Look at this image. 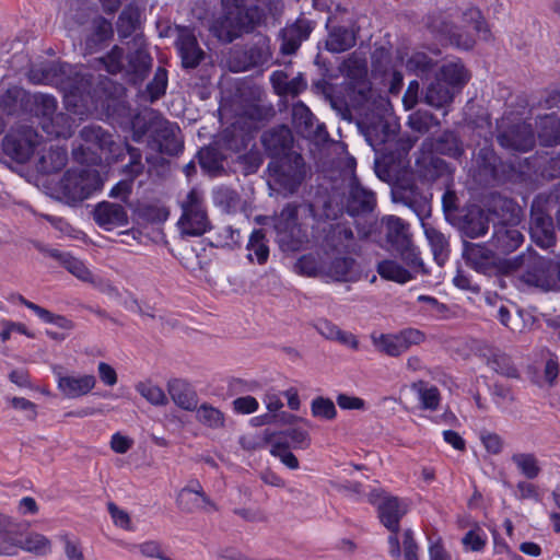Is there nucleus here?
Instances as JSON below:
<instances>
[{"mask_svg": "<svg viewBox=\"0 0 560 560\" xmlns=\"http://www.w3.org/2000/svg\"><path fill=\"white\" fill-rule=\"evenodd\" d=\"M431 27L434 32L447 37L452 44L463 49L472 48L476 43V37L482 39L490 37L489 27L481 12L475 8L464 13L460 30H455L454 26L444 22L441 23V25L432 24Z\"/></svg>", "mask_w": 560, "mask_h": 560, "instance_id": "obj_4", "label": "nucleus"}, {"mask_svg": "<svg viewBox=\"0 0 560 560\" xmlns=\"http://www.w3.org/2000/svg\"><path fill=\"white\" fill-rule=\"evenodd\" d=\"M58 389L69 398L88 395L96 386V377L92 374L61 375L57 374Z\"/></svg>", "mask_w": 560, "mask_h": 560, "instance_id": "obj_17", "label": "nucleus"}, {"mask_svg": "<svg viewBox=\"0 0 560 560\" xmlns=\"http://www.w3.org/2000/svg\"><path fill=\"white\" fill-rule=\"evenodd\" d=\"M355 44V34L352 30L339 26L334 27L326 39V48L331 52H342Z\"/></svg>", "mask_w": 560, "mask_h": 560, "instance_id": "obj_31", "label": "nucleus"}, {"mask_svg": "<svg viewBox=\"0 0 560 560\" xmlns=\"http://www.w3.org/2000/svg\"><path fill=\"white\" fill-rule=\"evenodd\" d=\"M559 374V363L557 358L551 354L549 351H546V364L544 370V375L546 380V384L548 386H553Z\"/></svg>", "mask_w": 560, "mask_h": 560, "instance_id": "obj_64", "label": "nucleus"}, {"mask_svg": "<svg viewBox=\"0 0 560 560\" xmlns=\"http://www.w3.org/2000/svg\"><path fill=\"white\" fill-rule=\"evenodd\" d=\"M63 550L67 560H85L81 544L78 539H71L68 534L61 535Z\"/></svg>", "mask_w": 560, "mask_h": 560, "instance_id": "obj_57", "label": "nucleus"}, {"mask_svg": "<svg viewBox=\"0 0 560 560\" xmlns=\"http://www.w3.org/2000/svg\"><path fill=\"white\" fill-rule=\"evenodd\" d=\"M322 260L323 256L304 255L298 259L294 269L303 276L322 278Z\"/></svg>", "mask_w": 560, "mask_h": 560, "instance_id": "obj_45", "label": "nucleus"}, {"mask_svg": "<svg viewBox=\"0 0 560 560\" xmlns=\"http://www.w3.org/2000/svg\"><path fill=\"white\" fill-rule=\"evenodd\" d=\"M38 145V135L32 128L11 131L2 143L3 152L19 163L26 162Z\"/></svg>", "mask_w": 560, "mask_h": 560, "instance_id": "obj_11", "label": "nucleus"}, {"mask_svg": "<svg viewBox=\"0 0 560 560\" xmlns=\"http://www.w3.org/2000/svg\"><path fill=\"white\" fill-rule=\"evenodd\" d=\"M16 547L36 556H47L51 552L52 544L48 537L36 532L28 533L23 540L14 544H9L7 537H3V544L0 546V555H15Z\"/></svg>", "mask_w": 560, "mask_h": 560, "instance_id": "obj_15", "label": "nucleus"}, {"mask_svg": "<svg viewBox=\"0 0 560 560\" xmlns=\"http://www.w3.org/2000/svg\"><path fill=\"white\" fill-rule=\"evenodd\" d=\"M495 317L500 320V323L503 326L509 328L511 331H516L518 329V324L521 320L520 314L513 315L505 305H501L497 310Z\"/></svg>", "mask_w": 560, "mask_h": 560, "instance_id": "obj_62", "label": "nucleus"}, {"mask_svg": "<svg viewBox=\"0 0 560 560\" xmlns=\"http://www.w3.org/2000/svg\"><path fill=\"white\" fill-rule=\"evenodd\" d=\"M523 240V234L516 226L502 223L494 226L491 242L500 254H509L517 249Z\"/></svg>", "mask_w": 560, "mask_h": 560, "instance_id": "obj_20", "label": "nucleus"}, {"mask_svg": "<svg viewBox=\"0 0 560 560\" xmlns=\"http://www.w3.org/2000/svg\"><path fill=\"white\" fill-rule=\"evenodd\" d=\"M463 256L466 262L478 272L491 275L504 269L498 254L482 244L466 243Z\"/></svg>", "mask_w": 560, "mask_h": 560, "instance_id": "obj_12", "label": "nucleus"}, {"mask_svg": "<svg viewBox=\"0 0 560 560\" xmlns=\"http://www.w3.org/2000/svg\"><path fill=\"white\" fill-rule=\"evenodd\" d=\"M102 185V178L95 170L81 168L68 171L60 180L59 190L67 202L75 203L88 199Z\"/></svg>", "mask_w": 560, "mask_h": 560, "instance_id": "obj_8", "label": "nucleus"}, {"mask_svg": "<svg viewBox=\"0 0 560 560\" xmlns=\"http://www.w3.org/2000/svg\"><path fill=\"white\" fill-rule=\"evenodd\" d=\"M399 340L404 352H406L411 346L420 345L424 341V334L416 328H407L398 332Z\"/></svg>", "mask_w": 560, "mask_h": 560, "instance_id": "obj_56", "label": "nucleus"}, {"mask_svg": "<svg viewBox=\"0 0 560 560\" xmlns=\"http://www.w3.org/2000/svg\"><path fill=\"white\" fill-rule=\"evenodd\" d=\"M311 413L314 418L331 421L337 417V409L330 398L317 396L311 401Z\"/></svg>", "mask_w": 560, "mask_h": 560, "instance_id": "obj_43", "label": "nucleus"}, {"mask_svg": "<svg viewBox=\"0 0 560 560\" xmlns=\"http://www.w3.org/2000/svg\"><path fill=\"white\" fill-rule=\"evenodd\" d=\"M265 441L270 445V454L280 459L289 469L295 470L300 467L299 459L291 452L288 441H282V436L276 431H266Z\"/></svg>", "mask_w": 560, "mask_h": 560, "instance_id": "obj_24", "label": "nucleus"}, {"mask_svg": "<svg viewBox=\"0 0 560 560\" xmlns=\"http://www.w3.org/2000/svg\"><path fill=\"white\" fill-rule=\"evenodd\" d=\"M217 234H218L217 244L219 246L232 247L234 245H238L241 242L240 231L236 229H233L231 225H226V226L219 229Z\"/></svg>", "mask_w": 560, "mask_h": 560, "instance_id": "obj_58", "label": "nucleus"}, {"mask_svg": "<svg viewBox=\"0 0 560 560\" xmlns=\"http://www.w3.org/2000/svg\"><path fill=\"white\" fill-rule=\"evenodd\" d=\"M375 206L374 194L363 188L355 179L352 182L347 210L351 215L371 212Z\"/></svg>", "mask_w": 560, "mask_h": 560, "instance_id": "obj_22", "label": "nucleus"}, {"mask_svg": "<svg viewBox=\"0 0 560 560\" xmlns=\"http://www.w3.org/2000/svg\"><path fill=\"white\" fill-rule=\"evenodd\" d=\"M268 168L270 171V187L283 196L294 194L305 175L304 162L299 154H290L272 161Z\"/></svg>", "mask_w": 560, "mask_h": 560, "instance_id": "obj_6", "label": "nucleus"}, {"mask_svg": "<svg viewBox=\"0 0 560 560\" xmlns=\"http://www.w3.org/2000/svg\"><path fill=\"white\" fill-rule=\"evenodd\" d=\"M454 91L445 84L440 78L431 83L425 91V103L430 106L440 108L453 101Z\"/></svg>", "mask_w": 560, "mask_h": 560, "instance_id": "obj_33", "label": "nucleus"}, {"mask_svg": "<svg viewBox=\"0 0 560 560\" xmlns=\"http://www.w3.org/2000/svg\"><path fill=\"white\" fill-rule=\"evenodd\" d=\"M337 405L343 410H365L366 402L358 397L348 394H338L336 397Z\"/></svg>", "mask_w": 560, "mask_h": 560, "instance_id": "obj_60", "label": "nucleus"}, {"mask_svg": "<svg viewBox=\"0 0 560 560\" xmlns=\"http://www.w3.org/2000/svg\"><path fill=\"white\" fill-rule=\"evenodd\" d=\"M479 439L486 451L492 455H499L504 450V439L495 432L482 430L479 434Z\"/></svg>", "mask_w": 560, "mask_h": 560, "instance_id": "obj_49", "label": "nucleus"}, {"mask_svg": "<svg viewBox=\"0 0 560 560\" xmlns=\"http://www.w3.org/2000/svg\"><path fill=\"white\" fill-rule=\"evenodd\" d=\"M438 78L447 84L455 93L468 82L469 73L462 62L448 61L441 67Z\"/></svg>", "mask_w": 560, "mask_h": 560, "instance_id": "obj_27", "label": "nucleus"}, {"mask_svg": "<svg viewBox=\"0 0 560 560\" xmlns=\"http://www.w3.org/2000/svg\"><path fill=\"white\" fill-rule=\"evenodd\" d=\"M498 140L502 147L517 151H528L535 144L532 127L526 124L520 125L515 129L500 135Z\"/></svg>", "mask_w": 560, "mask_h": 560, "instance_id": "obj_21", "label": "nucleus"}, {"mask_svg": "<svg viewBox=\"0 0 560 560\" xmlns=\"http://www.w3.org/2000/svg\"><path fill=\"white\" fill-rule=\"evenodd\" d=\"M130 162L125 166L124 172L129 176L128 179H133L143 172V164L141 163V155L137 149L129 148Z\"/></svg>", "mask_w": 560, "mask_h": 560, "instance_id": "obj_61", "label": "nucleus"}, {"mask_svg": "<svg viewBox=\"0 0 560 560\" xmlns=\"http://www.w3.org/2000/svg\"><path fill=\"white\" fill-rule=\"evenodd\" d=\"M195 411L196 421L212 431L223 430L225 428V413L209 402L197 405Z\"/></svg>", "mask_w": 560, "mask_h": 560, "instance_id": "obj_26", "label": "nucleus"}, {"mask_svg": "<svg viewBox=\"0 0 560 560\" xmlns=\"http://www.w3.org/2000/svg\"><path fill=\"white\" fill-rule=\"evenodd\" d=\"M34 113L48 136L68 138L72 135L73 121L67 114L57 113V101L54 96L35 94Z\"/></svg>", "mask_w": 560, "mask_h": 560, "instance_id": "obj_7", "label": "nucleus"}, {"mask_svg": "<svg viewBox=\"0 0 560 560\" xmlns=\"http://www.w3.org/2000/svg\"><path fill=\"white\" fill-rule=\"evenodd\" d=\"M422 226L424 229V234L431 246L435 261L440 266H443L448 258V240L443 233L430 224L423 223Z\"/></svg>", "mask_w": 560, "mask_h": 560, "instance_id": "obj_29", "label": "nucleus"}, {"mask_svg": "<svg viewBox=\"0 0 560 560\" xmlns=\"http://www.w3.org/2000/svg\"><path fill=\"white\" fill-rule=\"evenodd\" d=\"M137 392L145 398L149 402L156 406H164L167 404V397L163 389L151 383H139L136 386Z\"/></svg>", "mask_w": 560, "mask_h": 560, "instance_id": "obj_47", "label": "nucleus"}, {"mask_svg": "<svg viewBox=\"0 0 560 560\" xmlns=\"http://www.w3.org/2000/svg\"><path fill=\"white\" fill-rule=\"evenodd\" d=\"M486 535L479 528L469 530L462 539L465 549L470 551L482 550L486 546Z\"/></svg>", "mask_w": 560, "mask_h": 560, "instance_id": "obj_55", "label": "nucleus"}, {"mask_svg": "<svg viewBox=\"0 0 560 560\" xmlns=\"http://www.w3.org/2000/svg\"><path fill=\"white\" fill-rule=\"evenodd\" d=\"M369 501L377 506L381 523L392 532V535L388 537L390 556L399 557V521L408 511L407 501L376 490L369 494Z\"/></svg>", "mask_w": 560, "mask_h": 560, "instance_id": "obj_5", "label": "nucleus"}, {"mask_svg": "<svg viewBox=\"0 0 560 560\" xmlns=\"http://www.w3.org/2000/svg\"><path fill=\"white\" fill-rule=\"evenodd\" d=\"M431 59L424 52H412L406 60V68L416 74H422L432 68Z\"/></svg>", "mask_w": 560, "mask_h": 560, "instance_id": "obj_51", "label": "nucleus"}, {"mask_svg": "<svg viewBox=\"0 0 560 560\" xmlns=\"http://www.w3.org/2000/svg\"><path fill=\"white\" fill-rule=\"evenodd\" d=\"M80 136L82 143L73 150V155L81 163L97 164L102 160L109 161L120 154V145L100 126L84 127Z\"/></svg>", "mask_w": 560, "mask_h": 560, "instance_id": "obj_3", "label": "nucleus"}, {"mask_svg": "<svg viewBox=\"0 0 560 560\" xmlns=\"http://www.w3.org/2000/svg\"><path fill=\"white\" fill-rule=\"evenodd\" d=\"M92 10L82 0H71L65 11V19L68 23L83 25L91 16Z\"/></svg>", "mask_w": 560, "mask_h": 560, "instance_id": "obj_44", "label": "nucleus"}, {"mask_svg": "<svg viewBox=\"0 0 560 560\" xmlns=\"http://www.w3.org/2000/svg\"><path fill=\"white\" fill-rule=\"evenodd\" d=\"M376 270L383 279L401 284L412 279V275L408 269L401 267L397 261L389 259L380 261Z\"/></svg>", "mask_w": 560, "mask_h": 560, "instance_id": "obj_35", "label": "nucleus"}, {"mask_svg": "<svg viewBox=\"0 0 560 560\" xmlns=\"http://www.w3.org/2000/svg\"><path fill=\"white\" fill-rule=\"evenodd\" d=\"M223 15L218 19L211 30L224 43H231L245 33H249L258 24L266 12L272 9L265 1L247 8L245 0H221Z\"/></svg>", "mask_w": 560, "mask_h": 560, "instance_id": "obj_1", "label": "nucleus"}, {"mask_svg": "<svg viewBox=\"0 0 560 560\" xmlns=\"http://www.w3.org/2000/svg\"><path fill=\"white\" fill-rule=\"evenodd\" d=\"M540 125L539 138L546 145L560 143V121L556 116L549 115L541 118Z\"/></svg>", "mask_w": 560, "mask_h": 560, "instance_id": "obj_41", "label": "nucleus"}, {"mask_svg": "<svg viewBox=\"0 0 560 560\" xmlns=\"http://www.w3.org/2000/svg\"><path fill=\"white\" fill-rule=\"evenodd\" d=\"M153 131L160 132V137L163 141L159 140V149L161 152L168 154H175L180 150V143L176 138V130L173 125L165 120L158 119L152 124Z\"/></svg>", "mask_w": 560, "mask_h": 560, "instance_id": "obj_30", "label": "nucleus"}, {"mask_svg": "<svg viewBox=\"0 0 560 560\" xmlns=\"http://www.w3.org/2000/svg\"><path fill=\"white\" fill-rule=\"evenodd\" d=\"M277 434L282 436V441H288L290 448L293 450H307L311 446L312 439L310 433L299 427L291 428L285 431H276Z\"/></svg>", "mask_w": 560, "mask_h": 560, "instance_id": "obj_42", "label": "nucleus"}, {"mask_svg": "<svg viewBox=\"0 0 560 560\" xmlns=\"http://www.w3.org/2000/svg\"><path fill=\"white\" fill-rule=\"evenodd\" d=\"M354 260L350 257L323 256L322 279L326 281L346 282L351 280Z\"/></svg>", "mask_w": 560, "mask_h": 560, "instance_id": "obj_19", "label": "nucleus"}, {"mask_svg": "<svg viewBox=\"0 0 560 560\" xmlns=\"http://www.w3.org/2000/svg\"><path fill=\"white\" fill-rule=\"evenodd\" d=\"M489 229V218L482 210L470 211L464 222V233L471 238L480 237Z\"/></svg>", "mask_w": 560, "mask_h": 560, "instance_id": "obj_36", "label": "nucleus"}, {"mask_svg": "<svg viewBox=\"0 0 560 560\" xmlns=\"http://www.w3.org/2000/svg\"><path fill=\"white\" fill-rule=\"evenodd\" d=\"M412 389L417 393L423 409H438L441 397L439 389L434 385L420 381L412 384Z\"/></svg>", "mask_w": 560, "mask_h": 560, "instance_id": "obj_38", "label": "nucleus"}, {"mask_svg": "<svg viewBox=\"0 0 560 560\" xmlns=\"http://www.w3.org/2000/svg\"><path fill=\"white\" fill-rule=\"evenodd\" d=\"M50 255L58 259L62 266L79 280L90 283L94 280V273L85 266L83 261L71 256L68 253L51 250Z\"/></svg>", "mask_w": 560, "mask_h": 560, "instance_id": "obj_32", "label": "nucleus"}, {"mask_svg": "<svg viewBox=\"0 0 560 560\" xmlns=\"http://www.w3.org/2000/svg\"><path fill=\"white\" fill-rule=\"evenodd\" d=\"M314 217V208L310 203H288L281 212L275 217V230L277 242L283 250L295 252L308 241L305 222Z\"/></svg>", "mask_w": 560, "mask_h": 560, "instance_id": "obj_2", "label": "nucleus"}, {"mask_svg": "<svg viewBox=\"0 0 560 560\" xmlns=\"http://www.w3.org/2000/svg\"><path fill=\"white\" fill-rule=\"evenodd\" d=\"M95 223L105 231L126 226L129 222L126 208L117 202H98L92 212Z\"/></svg>", "mask_w": 560, "mask_h": 560, "instance_id": "obj_14", "label": "nucleus"}, {"mask_svg": "<svg viewBox=\"0 0 560 560\" xmlns=\"http://www.w3.org/2000/svg\"><path fill=\"white\" fill-rule=\"evenodd\" d=\"M129 550L131 552L138 551L145 558H156L160 560L168 559V557L164 556L162 545L158 540H145L140 544L130 545Z\"/></svg>", "mask_w": 560, "mask_h": 560, "instance_id": "obj_48", "label": "nucleus"}, {"mask_svg": "<svg viewBox=\"0 0 560 560\" xmlns=\"http://www.w3.org/2000/svg\"><path fill=\"white\" fill-rule=\"evenodd\" d=\"M522 264L526 269L521 272V280L532 287L538 288L542 291H550L557 289L558 277L555 268L545 258L537 255L522 256Z\"/></svg>", "mask_w": 560, "mask_h": 560, "instance_id": "obj_10", "label": "nucleus"}, {"mask_svg": "<svg viewBox=\"0 0 560 560\" xmlns=\"http://www.w3.org/2000/svg\"><path fill=\"white\" fill-rule=\"evenodd\" d=\"M176 48L185 68H196L203 59L205 52L199 47L194 33L188 28L178 31Z\"/></svg>", "mask_w": 560, "mask_h": 560, "instance_id": "obj_16", "label": "nucleus"}, {"mask_svg": "<svg viewBox=\"0 0 560 560\" xmlns=\"http://www.w3.org/2000/svg\"><path fill=\"white\" fill-rule=\"evenodd\" d=\"M168 394L176 406L194 411L198 405V396L192 387L183 380H172L167 384Z\"/></svg>", "mask_w": 560, "mask_h": 560, "instance_id": "obj_23", "label": "nucleus"}, {"mask_svg": "<svg viewBox=\"0 0 560 560\" xmlns=\"http://www.w3.org/2000/svg\"><path fill=\"white\" fill-rule=\"evenodd\" d=\"M248 259L256 260L259 265L267 261L269 257V248L266 244L265 233L261 230H255L247 244Z\"/></svg>", "mask_w": 560, "mask_h": 560, "instance_id": "obj_37", "label": "nucleus"}, {"mask_svg": "<svg viewBox=\"0 0 560 560\" xmlns=\"http://www.w3.org/2000/svg\"><path fill=\"white\" fill-rule=\"evenodd\" d=\"M106 70L109 73H117L122 69V50L115 46L103 59Z\"/></svg>", "mask_w": 560, "mask_h": 560, "instance_id": "obj_63", "label": "nucleus"}, {"mask_svg": "<svg viewBox=\"0 0 560 560\" xmlns=\"http://www.w3.org/2000/svg\"><path fill=\"white\" fill-rule=\"evenodd\" d=\"M177 506L186 512H213L217 511V505L205 493L199 481H190L186 487L179 490L176 497Z\"/></svg>", "mask_w": 560, "mask_h": 560, "instance_id": "obj_13", "label": "nucleus"}, {"mask_svg": "<svg viewBox=\"0 0 560 560\" xmlns=\"http://www.w3.org/2000/svg\"><path fill=\"white\" fill-rule=\"evenodd\" d=\"M167 86V74L162 68H159L154 74L153 80L148 84V92L151 101L159 98L165 93Z\"/></svg>", "mask_w": 560, "mask_h": 560, "instance_id": "obj_52", "label": "nucleus"}, {"mask_svg": "<svg viewBox=\"0 0 560 560\" xmlns=\"http://www.w3.org/2000/svg\"><path fill=\"white\" fill-rule=\"evenodd\" d=\"M67 163V152L65 149L59 147H50L47 151L40 155L37 170L40 173H52L60 171Z\"/></svg>", "mask_w": 560, "mask_h": 560, "instance_id": "obj_34", "label": "nucleus"}, {"mask_svg": "<svg viewBox=\"0 0 560 560\" xmlns=\"http://www.w3.org/2000/svg\"><path fill=\"white\" fill-rule=\"evenodd\" d=\"M386 241L393 248H406L410 241L408 225L398 217L389 215L383 219Z\"/></svg>", "mask_w": 560, "mask_h": 560, "instance_id": "obj_25", "label": "nucleus"}, {"mask_svg": "<svg viewBox=\"0 0 560 560\" xmlns=\"http://www.w3.org/2000/svg\"><path fill=\"white\" fill-rule=\"evenodd\" d=\"M107 510L115 526L128 532H132L135 529L131 517L126 510L120 509L114 502L107 503Z\"/></svg>", "mask_w": 560, "mask_h": 560, "instance_id": "obj_50", "label": "nucleus"}, {"mask_svg": "<svg viewBox=\"0 0 560 560\" xmlns=\"http://www.w3.org/2000/svg\"><path fill=\"white\" fill-rule=\"evenodd\" d=\"M233 410L241 415H250L258 410L259 402L253 396H242L232 401Z\"/></svg>", "mask_w": 560, "mask_h": 560, "instance_id": "obj_59", "label": "nucleus"}, {"mask_svg": "<svg viewBox=\"0 0 560 560\" xmlns=\"http://www.w3.org/2000/svg\"><path fill=\"white\" fill-rule=\"evenodd\" d=\"M292 140L289 128L282 126L277 130H272L264 135L262 141L266 147L272 148L275 151L285 149Z\"/></svg>", "mask_w": 560, "mask_h": 560, "instance_id": "obj_46", "label": "nucleus"}, {"mask_svg": "<svg viewBox=\"0 0 560 560\" xmlns=\"http://www.w3.org/2000/svg\"><path fill=\"white\" fill-rule=\"evenodd\" d=\"M511 459L520 472L528 479L536 478L540 472L538 460L532 453H514Z\"/></svg>", "mask_w": 560, "mask_h": 560, "instance_id": "obj_40", "label": "nucleus"}, {"mask_svg": "<svg viewBox=\"0 0 560 560\" xmlns=\"http://www.w3.org/2000/svg\"><path fill=\"white\" fill-rule=\"evenodd\" d=\"M93 42L101 43L113 35L112 23L102 16H96L92 22Z\"/></svg>", "mask_w": 560, "mask_h": 560, "instance_id": "obj_54", "label": "nucleus"}, {"mask_svg": "<svg viewBox=\"0 0 560 560\" xmlns=\"http://www.w3.org/2000/svg\"><path fill=\"white\" fill-rule=\"evenodd\" d=\"M129 63L135 74L142 79L151 67V58L145 51L138 50L130 57Z\"/></svg>", "mask_w": 560, "mask_h": 560, "instance_id": "obj_53", "label": "nucleus"}, {"mask_svg": "<svg viewBox=\"0 0 560 560\" xmlns=\"http://www.w3.org/2000/svg\"><path fill=\"white\" fill-rule=\"evenodd\" d=\"M373 346L380 351L390 357H398L404 352L398 334H381L371 336Z\"/></svg>", "mask_w": 560, "mask_h": 560, "instance_id": "obj_39", "label": "nucleus"}, {"mask_svg": "<svg viewBox=\"0 0 560 560\" xmlns=\"http://www.w3.org/2000/svg\"><path fill=\"white\" fill-rule=\"evenodd\" d=\"M61 73H66V68L51 63L47 66L33 67L28 71V80L34 84L61 85L63 83L60 78Z\"/></svg>", "mask_w": 560, "mask_h": 560, "instance_id": "obj_28", "label": "nucleus"}, {"mask_svg": "<svg viewBox=\"0 0 560 560\" xmlns=\"http://www.w3.org/2000/svg\"><path fill=\"white\" fill-rule=\"evenodd\" d=\"M182 217L178 221L183 233L201 235L209 228V220L205 203V192L194 187L180 200Z\"/></svg>", "mask_w": 560, "mask_h": 560, "instance_id": "obj_9", "label": "nucleus"}, {"mask_svg": "<svg viewBox=\"0 0 560 560\" xmlns=\"http://www.w3.org/2000/svg\"><path fill=\"white\" fill-rule=\"evenodd\" d=\"M530 235L541 248H549L556 243L552 220L541 210L533 209L530 219Z\"/></svg>", "mask_w": 560, "mask_h": 560, "instance_id": "obj_18", "label": "nucleus"}]
</instances>
